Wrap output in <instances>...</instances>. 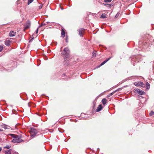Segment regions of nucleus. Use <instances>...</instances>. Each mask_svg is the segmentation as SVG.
<instances>
[{
    "instance_id": "e433bc0d",
    "label": "nucleus",
    "mask_w": 154,
    "mask_h": 154,
    "mask_svg": "<svg viewBox=\"0 0 154 154\" xmlns=\"http://www.w3.org/2000/svg\"><path fill=\"white\" fill-rule=\"evenodd\" d=\"M46 23H49L50 22H46Z\"/></svg>"
},
{
    "instance_id": "4c0bfd02",
    "label": "nucleus",
    "mask_w": 154,
    "mask_h": 154,
    "mask_svg": "<svg viewBox=\"0 0 154 154\" xmlns=\"http://www.w3.org/2000/svg\"><path fill=\"white\" fill-rule=\"evenodd\" d=\"M34 39V38H32V39Z\"/></svg>"
},
{
    "instance_id": "2eb2a0df",
    "label": "nucleus",
    "mask_w": 154,
    "mask_h": 154,
    "mask_svg": "<svg viewBox=\"0 0 154 154\" xmlns=\"http://www.w3.org/2000/svg\"><path fill=\"white\" fill-rule=\"evenodd\" d=\"M106 101L107 100L105 98H103L102 100V102L104 105L106 104Z\"/></svg>"
},
{
    "instance_id": "1a4fd4ad",
    "label": "nucleus",
    "mask_w": 154,
    "mask_h": 154,
    "mask_svg": "<svg viewBox=\"0 0 154 154\" xmlns=\"http://www.w3.org/2000/svg\"><path fill=\"white\" fill-rule=\"evenodd\" d=\"M102 108H103V107H102V105H101V104L99 105L98 106L97 109H96V112H98L100 111L102 109Z\"/></svg>"
},
{
    "instance_id": "a878e982",
    "label": "nucleus",
    "mask_w": 154,
    "mask_h": 154,
    "mask_svg": "<svg viewBox=\"0 0 154 154\" xmlns=\"http://www.w3.org/2000/svg\"><path fill=\"white\" fill-rule=\"evenodd\" d=\"M134 59H132L131 60V63H132L133 64V66H135V63H134L133 62V61L134 62Z\"/></svg>"
},
{
    "instance_id": "72a5a7b5",
    "label": "nucleus",
    "mask_w": 154,
    "mask_h": 154,
    "mask_svg": "<svg viewBox=\"0 0 154 154\" xmlns=\"http://www.w3.org/2000/svg\"><path fill=\"white\" fill-rule=\"evenodd\" d=\"M38 31V28H37L36 30V33H37Z\"/></svg>"
},
{
    "instance_id": "c9c22d12",
    "label": "nucleus",
    "mask_w": 154,
    "mask_h": 154,
    "mask_svg": "<svg viewBox=\"0 0 154 154\" xmlns=\"http://www.w3.org/2000/svg\"><path fill=\"white\" fill-rule=\"evenodd\" d=\"M3 131L2 129L0 128V132L2 131Z\"/></svg>"
},
{
    "instance_id": "c85d7f7f",
    "label": "nucleus",
    "mask_w": 154,
    "mask_h": 154,
    "mask_svg": "<svg viewBox=\"0 0 154 154\" xmlns=\"http://www.w3.org/2000/svg\"><path fill=\"white\" fill-rule=\"evenodd\" d=\"M10 147H11V146H9V145H7L5 147H4V148H6L7 149H9Z\"/></svg>"
},
{
    "instance_id": "4be33fe9",
    "label": "nucleus",
    "mask_w": 154,
    "mask_h": 154,
    "mask_svg": "<svg viewBox=\"0 0 154 154\" xmlns=\"http://www.w3.org/2000/svg\"><path fill=\"white\" fill-rule=\"evenodd\" d=\"M112 0H104V2L105 3H109L112 1Z\"/></svg>"
},
{
    "instance_id": "f03ea898",
    "label": "nucleus",
    "mask_w": 154,
    "mask_h": 154,
    "mask_svg": "<svg viewBox=\"0 0 154 154\" xmlns=\"http://www.w3.org/2000/svg\"><path fill=\"white\" fill-rule=\"evenodd\" d=\"M9 135L13 138L12 142L14 143H19L23 141V140L20 138L18 135L13 134H10Z\"/></svg>"
},
{
    "instance_id": "20e7f679",
    "label": "nucleus",
    "mask_w": 154,
    "mask_h": 154,
    "mask_svg": "<svg viewBox=\"0 0 154 154\" xmlns=\"http://www.w3.org/2000/svg\"><path fill=\"white\" fill-rule=\"evenodd\" d=\"M31 26V22L28 20L26 21V23L24 25V30H25L29 28Z\"/></svg>"
},
{
    "instance_id": "4468645a",
    "label": "nucleus",
    "mask_w": 154,
    "mask_h": 154,
    "mask_svg": "<svg viewBox=\"0 0 154 154\" xmlns=\"http://www.w3.org/2000/svg\"><path fill=\"white\" fill-rule=\"evenodd\" d=\"M12 150L11 149H10L9 150L6 151L5 152V154H11L12 152Z\"/></svg>"
},
{
    "instance_id": "f8f14e48",
    "label": "nucleus",
    "mask_w": 154,
    "mask_h": 154,
    "mask_svg": "<svg viewBox=\"0 0 154 154\" xmlns=\"http://www.w3.org/2000/svg\"><path fill=\"white\" fill-rule=\"evenodd\" d=\"M61 35H62V36L64 38L65 36V32L64 30L63 29H62L61 30Z\"/></svg>"
},
{
    "instance_id": "f704fd0d",
    "label": "nucleus",
    "mask_w": 154,
    "mask_h": 154,
    "mask_svg": "<svg viewBox=\"0 0 154 154\" xmlns=\"http://www.w3.org/2000/svg\"><path fill=\"white\" fill-rule=\"evenodd\" d=\"M2 149V148L1 147H0V152L1 151Z\"/></svg>"
},
{
    "instance_id": "f257e3e1",
    "label": "nucleus",
    "mask_w": 154,
    "mask_h": 154,
    "mask_svg": "<svg viewBox=\"0 0 154 154\" xmlns=\"http://www.w3.org/2000/svg\"><path fill=\"white\" fill-rule=\"evenodd\" d=\"M70 52L68 48H65L64 49L61 54L63 56L64 59L65 60L69 58Z\"/></svg>"
},
{
    "instance_id": "412c9836",
    "label": "nucleus",
    "mask_w": 154,
    "mask_h": 154,
    "mask_svg": "<svg viewBox=\"0 0 154 154\" xmlns=\"http://www.w3.org/2000/svg\"><path fill=\"white\" fill-rule=\"evenodd\" d=\"M154 114V112L153 111H151L149 113V115L152 116Z\"/></svg>"
},
{
    "instance_id": "7c9ffc66",
    "label": "nucleus",
    "mask_w": 154,
    "mask_h": 154,
    "mask_svg": "<svg viewBox=\"0 0 154 154\" xmlns=\"http://www.w3.org/2000/svg\"><path fill=\"white\" fill-rule=\"evenodd\" d=\"M42 5H40L38 7H39V9H41L42 8Z\"/></svg>"
},
{
    "instance_id": "cd10ccee",
    "label": "nucleus",
    "mask_w": 154,
    "mask_h": 154,
    "mask_svg": "<svg viewBox=\"0 0 154 154\" xmlns=\"http://www.w3.org/2000/svg\"><path fill=\"white\" fill-rule=\"evenodd\" d=\"M3 48V46L2 45H0V52H1L2 51Z\"/></svg>"
},
{
    "instance_id": "a211bd4d",
    "label": "nucleus",
    "mask_w": 154,
    "mask_h": 154,
    "mask_svg": "<svg viewBox=\"0 0 154 154\" xmlns=\"http://www.w3.org/2000/svg\"><path fill=\"white\" fill-rule=\"evenodd\" d=\"M116 92V91H114L112 92V93H110L109 94V95L107 96V97H110L111 96H112V95H113L115 92Z\"/></svg>"
},
{
    "instance_id": "dca6fc26",
    "label": "nucleus",
    "mask_w": 154,
    "mask_h": 154,
    "mask_svg": "<svg viewBox=\"0 0 154 154\" xmlns=\"http://www.w3.org/2000/svg\"><path fill=\"white\" fill-rule=\"evenodd\" d=\"M104 5L106 6H107L109 8H110L112 6V4H103Z\"/></svg>"
},
{
    "instance_id": "7ed1b4c3",
    "label": "nucleus",
    "mask_w": 154,
    "mask_h": 154,
    "mask_svg": "<svg viewBox=\"0 0 154 154\" xmlns=\"http://www.w3.org/2000/svg\"><path fill=\"white\" fill-rule=\"evenodd\" d=\"M40 132L38 130L34 128H31L30 131L31 134V137H34L38 133Z\"/></svg>"
},
{
    "instance_id": "f3484780",
    "label": "nucleus",
    "mask_w": 154,
    "mask_h": 154,
    "mask_svg": "<svg viewBox=\"0 0 154 154\" xmlns=\"http://www.w3.org/2000/svg\"><path fill=\"white\" fill-rule=\"evenodd\" d=\"M146 88L147 89H149V88H150V84H149V83L148 82H146Z\"/></svg>"
},
{
    "instance_id": "473e14b6",
    "label": "nucleus",
    "mask_w": 154,
    "mask_h": 154,
    "mask_svg": "<svg viewBox=\"0 0 154 154\" xmlns=\"http://www.w3.org/2000/svg\"><path fill=\"white\" fill-rule=\"evenodd\" d=\"M121 90V88H119L118 89H117V90H116V92L117 91H120V90Z\"/></svg>"
},
{
    "instance_id": "bb28decb",
    "label": "nucleus",
    "mask_w": 154,
    "mask_h": 154,
    "mask_svg": "<svg viewBox=\"0 0 154 154\" xmlns=\"http://www.w3.org/2000/svg\"><path fill=\"white\" fill-rule=\"evenodd\" d=\"M119 14H120V13L119 12L117 13V14H116V15L115 16V17L117 18V17H118L119 16Z\"/></svg>"
},
{
    "instance_id": "c756f323",
    "label": "nucleus",
    "mask_w": 154,
    "mask_h": 154,
    "mask_svg": "<svg viewBox=\"0 0 154 154\" xmlns=\"http://www.w3.org/2000/svg\"><path fill=\"white\" fill-rule=\"evenodd\" d=\"M66 42H68V37L67 35L66 36Z\"/></svg>"
},
{
    "instance_id": "aec40b11",
    "label": "nucleus",
    "mask_w": 154,
    "mask_h": 154,
    "mask_svg": "<svg viewBox=\"0 0 154 154\" xmlns=\"http://www.w3.org/2000/svg\"><path fill=\"white\" fill-rule=\"evenodd\" d=\"M101 18H106V16L105 15L102 14L101 16Z\"/></svg>"
},
{
    "instance_id": "423d86ee",
    "label": "nucleus",
    "mask_w": 154,
    "mask_h": 154,
    "mask_svg": "<svg viewBox=\"0 0 154 154\" xmlns=\"http://www.w3.org/2000/svg\"><path fill=\"white\" fill-rule=\"evenodd\" d=\"M134 85L136 86H142L143 85V83L141 82H135L134 83Z\"/></svg>"
},
{
    "instance_id": "393cba45",
    "label": "nucleus",
    "mask_w": 154,
    "mask_h": 154,
    "mask_svg": "<svg viewBox=\"0 0 154 154\" xmlns=\"http://www.w3.org/2000/svg\"><path fill=\"white\" fill-rule=\"evenodd\" d=\"M96 51H94V52H93L92 56L93 57L96 56Z\"/></svg>"
},
{
    "instance_id": "6e6552de",
    "label": "nucleus",
    "mask_w": 154,
    "mask_h": 154,
    "mask_svg": "<svg viewBox=\"0 0 154 154\" xmlns=\"http://www.w3.org/2000/svg\"><path fill=\"white\" fill-rule=\"evenodd\" d=\"M111 57H109L105 60V61L102 62L101 64L98 67H99L103 65L106 62H107L111 58Z\"/></svg>"
},
{
    "instance_id": "2f4dec72",
    "label": "nucleus",
    "mask_w": 154,
    "mask_h": 154,
    "mask_svg": "<svg viewBox=\"0 0 154 154\" xmlns=\"http://www.w3.org/2000/svg\"><path fill=\"white\" fill-rule=\"evenodd\" d=\"M12 153H13L12 154H19L18 152H13Z\"/></svg>"
},
{
    "instance_id": "9b49d317",
    "label": "nucleus",
    "mask_w": 154,
    "mask_h": 154,
    "mask_svg": "<svg viewBox=\"0 0 154 154\" xmlns=\"http://www.w3.org/2000/svg\"><path fill=\"white\" fill-rule=\"evenodd\" d=\"M15 33L13 31H11L9 33V35L10 37H13L15 35Z\"/></svg>"
},
{
    "instance_id": "b1692460",
    "label": "nucleus",
    "mask_w": 154,
    "mask_h": 154,
    "mask_svg": "<svg viewBox=\"0 0 154 154\" xmlns=\"http://www.w3.org/2000/svg\"><path fill=\"white\" fill-rule=\"evenodd\" d=\"M34 0H28V5H29Z\"/></svg>"
},
{
    "instance_id": "6ab92c4d",
    "label": "nucleus",
    "mask_w": 154,
    "mask_h": 154,
    "mask_svg": "<svg viewBox=\"0 0 154 154\" xmlns=\"http://www.w3.org/2000/svg\"><path fill=\"white\" fill-rule=\"evenodd\" d=\"M58 130L61 133H63L64 131L63 129L60 128H58Z\"/></svg>"
},
{
    "instance_id": "9d476101",
    "label": "nucleus",
    "mask_w": 154,
    "mask_h": 154,
    "mask_svg": "<svg viewBox=\"0 0 154 154\" xmlns=\"http://www.w3.org/2000/svg\"><path fill=\"white\" fill-rule=\"evenodd\" d=\"M1 127L2 128H4L5 129H9L10 128V126L7 125L5 124L2 125Z\"/></svg>"
},
{
    "instance_id": "0eeeda50",
    "label": "nucleus",
    "mask_w": 154,
    "mask_h": 154,
    "mask_svg": "<svg viewBox=\"0 0 154 154\" xmlns=\"http://www.w3.org/2000/svg\"><path fill=\"white\" fill-rule=\"evenodd\" d=\"M84 28H81L79 29V34L80 36L81 37L82 36V32L84 31Z\"/></svg>"
},
{
    "instance_id": "ddd939ff",
    "label": "nucleus",
    "mask_w": 154,
    "mask_h": 154,
    "mask_svg": "<svg viewBox=\"0 0 154 154\" xmlns=\"http://www.w3.org/2000/svg\"><path fill=\"white\" fill-rule=\"evenodd\" d=\"M11 41L9 40H7L5 41V44L7 46H9L10 45Z\"/></svg>"
},
{
    "instance_id": "39448f33",
    "label": "nucleus",
    "mask_w": 154,
    "mask_h": 154,
    "mask_svg": "<svg viewBox=\"0 0 154 154\" xmlns=\"http://www.w3.org/2000/svg\"><path fill=\"white\" fill-rule=\"evenodd\" d=\"M135 91L138 94L141 95H143L145 94V92L143 91L138 88L135 89Z\"/></svg>"
},
{
    "instance_id": "5701e85b",
    "label": "nucleus",
    "mask_w": 154,
    "mask_h": 154,
    "mask_svg": "<svg viewBox=\"0 0 154 154\" xmlns=\"http://www.w3.org/2000/svg\"><path fill=\"white\" fill-rule=\"evenodd\" d=\"M46 23H45L43 22V23H42L41 24V25L39 26V27H41L43 26H45V25H46Z\"/></svg>"
}]
</instances>
